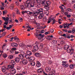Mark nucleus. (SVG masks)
<instances>
[{
	"label": "nucleus",
	"mask_w": 75,
	"mask_h": 75,
	"mask_svg": "<svg viewBox=\"0 0 75 75\" xmlns=\"http://www.w3.org/2000/svg\"><path fill=\"white\" fill-rule=\"evenodd\" d=\"M25 13H27L29 14L30 15H33L34 16H37V13L35 12V11L30 12V11H23L22 12V13L23 15Z\"/></svg>",
	"instance_id": "nucleus-1"
},
{
	"label": "nucleus",
	"mask_w": 75,
	"mask_h": 75,
	"mask_svg": "<svg viewBox=\"0 0 75 75\" xmlns=\"http://www.w3.org/2000/svg\"><path fill=\"white\" fill-rule=\"evenodd\" d=\"M35 2H32L30 1L29 3H27V7L28 8H30L31 7H34Z\"/></svg>",
	"instance_id": "nucleus-2"
},
{
	"label": "nucleus",
	"mask_w": 75,
	"mask_h": 75,
	"mask_svg": "<svg viewBox=\"0 0 75 75\" xmlns=\"http://www.w3.org/2000/svg\"><path fill=\"white\" fill-rule=\"evenodd\" d=\"M35 35L36 38H38V39L40 40L42 38H43L44 36V35H42L41 33H40L38 35L37 33H35Z\"/></svg>",
	"instance_id": "nucleus-3"
},
{
	"label": "nucleus",
	"mask_w": 75,
	"mask_h": 75,
	"mask_svg": "<svg viewBox=\"0 0 75 75\" xmlns=\"http://www.w3.org/2000/svg\"><path fill=\"white\" fill-rule=\"evenodd\" d=\"M51 4V2L50 1H46V5L45 6V7L47 10H49V5Z\"/></svg>",
	"instance_id": "nucleus-4"
},
{
	"label": "nucleus",
	"mask_w": 75,
	"mask_h": 75,
	"mask_svg": "<svg viewBox=\"0 0 75 75\" xmlns=\"http://www.w3.org/2000/svg\"><path fill=\"white\" fill-rule=\"evenodd\" d=\"M11 72L13 74H15L16 73V69L13 67L11 70Z\"/></svg>",
	"instance_id": "nucleus-5"
},
{
	"label": "nucleus",
	"mask_w": 75,
	"mask_h": 75,
	"mask_svg": "<svg viewBox=\"0 0 75 75\" xmlns=\"http://www.w3.org/2000/svg\"><path fill=\"white\" fill-rule=\"evenodd\" d=\"M43 9L42 8H40L39 9H38L37 11H35V13H37V16L38 15V13L39 14H40V13H41L43 11Z\"/></svg>",
	"instance_id": "nucleus-6"
},
{
	"label": "nucleus",
	"mask_w": 75,
	"mask_h": 75,
	"mask_svg": "<svg viewBox=\"0 0 75 75\" xmlns=\"http://www.w3.org/2000/svg\"><path fill=\"white\" fill-rule=\"evenodd\" d=\"M41 3L42 5L44 6L47 5V1L45 0H41Z\"/></svg>",
	"instance_id": "nucleus-7"
},
{
	"label": "nucleus",
	"mask_w": 75,
	"mask_h": 75,
	"mask_svg": "<svg viewBox=\"0 0 75 75\" xmlns=\"http://www.w3.org/2000/svg\"><path fill=\"white\" fill-rule=\"evenodd\" d=\"M22 63L24 65H26L28 63V61L25 59H24L22 60Z\"/></svg>",
	"instance_id": "nucleus-8"
},
{
	"label": "nucleus",
	"mask_w": 75,
	"mask_h": 75,
	"mask_svg": "<svg viewBox=\"0 0 75 75\" xmlns=\"http://www.w3.org/2000/svg\"><path fill=\"white\" fill-rule=\"evenodd\" d=\"M11 45L13 47H17L18 46V45L16 43H13L11 44Z\"/></svg>",
	"instance_id": "nucleus-9"
},
{
	"label": "nucleus",
	"mask_w": 75,
	"mask_h": 75,
	"mask_svg": "<svg viewBox=\"0 0 75 75\" xmlns=\"http://www.w3.org/2000/svg\"><path fill=\"white\" fill-rule=\"evenodd\" d=\"M2 71L3 72H5L6 71V67L4 66H3L2 67Z\"/></svg>",
	"instance_id": "nucleus-10"
},
{
	"label": "nucleus",
	"mask_w": 75,
	"mask_h": 75,
	"mask_svg": "<svg viewBox=\"0 0 75 75\" xmlns=\"http://www.w3.org/2000/svg\"><path fill=\"white\" fill-rule=\"evenodd\" d=\"M14 65H8V67L7 69V70H8V69H10L11 70L12 68H14Z\"/></svg>",
	"instance_id": "nucleus-11"
},
{
	"label": "nucleus",
	"mask_w": 75,
	"mask_h": 75,
	"mask_svg": "<svg viewBox=\"0 0 75 75\" xmlns=\"http://www.w3.org/2000/svg\"><path fill=\"white\" fill-rule=\"evenodd\" d=\"M45 70H46V71L49 72L50 71V68L49 67H46Z\"/></svg>",
	"instance_id": "nucleus-12"
},
{
	"label": "nucleus",
	"mask_w": 75,
	"mask_h": 75,
	"mask_svg": "<svg viewBox=\"0 0 75 75\" xmlns=\"http://www.w3.org/2000/svg\"><path fill=\"white\" fill-rule=\"evenodd\" d=\"M15 61L16 63H18L20 61V58L18 57H16L15 59Z\"/></svg>",
	"instance_id": "nucleus-13"
},
{
	"label": "nucleus",
	"mask_w": 75,
	"mask_h": 75,
	"mask_svg": "<svg viewBox=\"0 0 75 75\" xmlns=\"http://www.w3.org/2000/svg\"><path fill=\"white\" fill-rule=\"evenodd\" d=\"M29 59V61H33L35 60V58L33 57H30Z\"/></svg>",
	"instance_id": "nucleus-14"
},
{
	"label": "nucleus",
	"mask_w": 75,
	"mask_h": 75,
	"mask_svg": "<svg viewBox=\"0 0 75 75\" xmlns=\"http://www.w3.org/2000/svg\"><path fill=\"white\" fill-rule=\"evenodd\" d=\"M62 65L64 67L67 68L68 67L69 65L68 64H62Z\"/></svg>",
	"instance_id": "nucleus-15"
},
{
	"label": "nucleus",
	"mask_w": 75,
	"mask_h": 75,
	"mask_svg": "<svg viewBox=\"0 0 75 75\" xmlns=\"http://www.w3.org/2000/svg\"><path fill=\"white\" fill-rule=\"evenodd\" d=\"M69 46H68V45H65L64 46V49L66 50H68V48H69Z\"/></svg>",
	"instance_id": "nucleus-16"
},
{
	"label": "nucleus",
	"mask_w": 75,
	"mask_h": 75,
	"mask_svg": "<svg viewBox=\"0 0 75 75\" xmlns=\"http://www.w3.org/2000/svg\"><path fill=\"white\" fill-rule=\"evenodd\" d=\"M38 47L37 45H35L34 46V49L35 51H37L38 50Z\"/></svg>",
	"instance_id": "nucleus-17"
},
{
	"label": "nucleus",
	"mask_w": 75,
	"mask_h": 75,
	"mask_svg": "<svg viewBox=\"0 0 75 75\" xmlns=\"http://www.w3.org/2000/svg\"><path fill=\"white\" fill-rule=\"evenodd\" d=\"M27 54L29 55H30L32 54V52L28 50L26 52Z\"/></svg>",
	"instance_id": "nucleus-18"
},
{
	"label": "nucleus",
	"mask_w": 75,
	"mask_h": 75,
	"mask_svg": "<svg viewBox=\"0 0 75 75\" xmlns=\"http://www.w3.org/2000/svg\"><path fill=\"white\" fill-rule=\"evenodd\" d=\"M40 63L39 62H37V64L36 66H37V67H39L40 66Z\"/></svg>",
	"instance_id": "nucleus-19"
},
{
	"label": "nucleus",
	"mask_w": 75,
	"mask_h": 75,
	"mask_svg": "<svg viewBox=\"0 0 75 75\" xmlns=\"http://www.w3.org/2000/svg\"><path fill=\"white\" fill-rule=\"evenodd\" d=\"M74 66H75V65L74 64H71L70 65V68L71 69H72L74 68Z\"/></svg>",
	"instance_id": "nucleus-20"
},
{
	"label": "nucleus",
	"mask_w": 75,
	"mask_h": 75,
	"mask_svg": "<svg viewBox=\"0 0 75 75\" xmlns=\"http://www.w3.org/2000/svg\"><path fill=\"white\" fill-rule=\"evenodd\" d=\"M14 57V56L13 55H10L8 57V58L9 59H12Z\"/></svg>",
	"instance_id": "nucleus-21"
},
{
	"label": "nucleus",
	"mask_w": 75,
	"mask_h": 75,
	"mask_svg": "<svg viewBox=\"0 0 75 75\" xmlns=\"http://www.w3.org/2000/svg\"><path fill=\"white\" fill-rule=\"evenodd\" d=\"M35 56L37 57H39L40 56V54L38 53H35Z\"/></svg>",
	"instance_id": "nucleus-22"
},
{
	"label": "nucleus",
	"mask_w": 75,
	"mask_h": 75,
	"mask_svg": "<svg viewBox=\"0 0 75 75\" xmlns=\"http://www.w3.org/2000/svg\"><path fill=\"white\" fill-rule=\"evenodd\" d=\"M19 58H20L21 59H23V57L22 55V54H20L19 55Z\"/></svg>",
	"instance_id": "nucleus-23"
},
{
	"label": "nucleus",
	"mask_w": 75,
	"mask_h": 75,
	"mask_svg": "<svg viewBox=\"0 0 75 75\" xmlns=\"http://www.w3.org/2000/svg\"><path fill=\"white\" fill-rule=\"evenodd\" d=\"M2 56L4 58H6L7 57V55L5 53L4 54H3Z\"/></svg>",
	"instance_id": "nucleus-24"
},
{
	"label": "nucleus",
	"mask_w": 75,
	"mask_h": 75,
	"mask_svg": "<svg viewBox=\"0 0 75 75\" xmlns=\"http://www.w3.org/2000/svg\"><path fill=\"white\" fill-rule=\"evenodd\" d=\"M30 55H29L27 54V55H26L25 57L26 58V59H29L30 57Z\"/></svg>",
	"instance_id": "nucleus-25"
},
{
	"label": "nucleus",
	"mask_w": 75,
	"mask_h": 75,
	"mask_svg": "<svg viewBox=\"0 0 75 75\" xmlns=\"http://www.w3.org/2000/svg\"><path fill=\"white\" fill-rule=\"evenodd\" d=\"M11 63L12 64V65H13L14 66V65L15 64V62L14 60H12L11 61Z\"/></svg>",
	"instance_id": "nucleus-26"
},
{
	"label": "nucleus",
	"mask_w": 75,
	"mask_h": 75,
	"mask_svg": "<svg viewBox=\"0 0 75 75\" xmlns=\"http://www.w3.org/2000/svg\"><path fill=\"white\" fill-rule=\"evenodd\" d=\"M30 64L32 66H35V62H32Z\"/></svg>",
	"instance_id": "nucleus-27"
},
{
	"label": "nucleus",
	"mask_w": 75,
	"mask_h": 75,
	"mask_svg": "<svg viewBox=\"0 0 75 75\" xmlns=\"http://www.w3.org/2000/svg\"><path fill=\"white\" fill-rule=\"evenodd\" d=\"M41 70H41V68L40 69H38L37 72L39 73H42V71Z\"/></svg>",
	"instance_id": "nucleus-28"
},
{
	"label": "nucleus",
	"mask_w": 75,
	"mask_h": 75,
	"mask_svg": "<svg viewBox=\"0 0 75 75\" xmlns=\"http://www.w3.org/2000/svg\"><path fill=\"white\" fill-rule=\"evenodd\" d=\"M26 47L28 48H29L30 49H31L32 48V46L31 45H28L26 46Z\"/></svg>",
	"instance_id": "nucleus-29"
},
{
	"label": "nucleus",
	"mask_w": 75,
	"mask_h": 75,
	"mask_svg": "<svg viewBox=\"0 0 75 75\" xmlns=\"http://www.w3.org/2000/svg\"><path fill=\"white\" fill-rule=\"evenodd\" d=\"M21 10H24V6L23 5H21L20 6Z\"/></svg>",
	"instance_id": "nucleus-30"
},
{
	"label": "nucleus",
	"mask_w": 75,
	"mask_h": 75,
	"mask_svg": "<svg viewBox=\"0 0 75 75\" xmlns=\"http://www.w3.org/2000/svg\"><path fill=\"white\" fill-rule=\"evenodd\" d=\"M43 17V16L42 15H40L38 16L39 18L41 19Z\"/></svg>",
	"instance_id": "nucleus-31"
},
{
	"label": "nucleus",
	"mask_w": 75,
	"mask_h": 75,
	"mask_svg": "<svg viewBox=\"0 0 75 75\" xmlns=\"http://www.w3.org/2000/svg\"><path fill=\"white\" fill-rule=\"evenodd\" d=\"M6 46V44H4L3 45V46L2 47V49L4 50L5 48V46Z\"/></svg>",
	"instance_id": "nucleus-32"
},
{
	"label": "nucleus",
	"mask_w": 75,
	"mask_h": 75,
	"mask_svg": "<svg viewBox=\"0 0 75 75\" xmlns=\"http://www.w3.org/2000/svg\"><path fill=\"white\" fill-rule=\"evenodd\" d=\"M54 31V30L53 29L51 28L50 30V32L51 33H53Z\"/></svg>",
	"instance_id": "nucleus-33"
},
{
	"label": "nucleus",
	"mask_w": 75,
	"mask_h": 75,
	"mask_svg": "<svg viewBox=\"0 0 75 75\" xmlns=\"http://www.w3.org/2000/svg\"><path fill=\"white\" fill-rule=\"evenodd\" d=\"M3 15H5V14H6L7 13V11H3Z\"/></svg>",
	"instance_id": "nucleus-34"
},
{
	"label": "nucleus",
	"mask_w": 75,
	"mask_h": 75,
	"mask_svg": "<svg viewBox=\"0 0 75 75\" xmlns=\"http://www.w3.org/2000/svg\"><path fill=\"white\" fill-rule=\"evenodd\" d=\"M9 18L8 17H7L6 18V20H5V21L6 22H8V20L9 19Z\"/></svg>",
	"instance_id": "nucleus-35"
},
{
	"label": "nucleus",
	"mask_w": 75,
	"mask_h": 75,
	"mask_svg": "<svg viewBox=\"0 0 75 75\" xmlns=\"http://www.w3.org/2000/svg\"><path fill=\"white\" fill-rule=\"evenodd\" d=\"M19 46L21 47H23L24 45L23 44L21 43L19 44Z\"/></svg>",
	"instance_id": "nucleus-36"
},
{
	"label": "nucleus",
	"mask_w": 75,
	"mask_h": 75,
	"mask_svg": "<svg viewBox=\"0 0 75 75\" xmlns=\"http://www.w3.org/2000/svg\"><path fill=\"white\" fill-rule=\"evenodd\" d=\"M23 58L26 57V54L25 53L23 54H22Z\"/></svg>",
	"instance_id": "nucleus-37"
},
{
	"label": "nucleus",
	"mask_w": 75,
	"mask_h": 75,
	"mask_svg": "<svg viewBox=\"0 0 75 75\" xmlns=\"http://www.w3.org/2000/svg\"><path fill=\"white\" fill-rule=\"evenodd\" d=\"M49 33V31H47V32H45V35H47V34H48Z\"/></svg>",
	"instance_id": "nucleus-38"
},
{
	"label": "nucleus",
	"mask_w": 75,
	"mask_h": 75,
	"mask_svg": "<svg viewBox=\"0 0 75 75\" xmlns=\"http://www.w3.org/2000/svg\"><path fill=\"white\" fill-rule=\"evenodd\" d=\"M67 51L68 53H70L71 51V49H69V50H67Z\"/></svg>",
	"instance_id": "nucleus-39"
},
{
	"label": "nucleus",
	"mask_w": 75,
	"mask_h": 75,
	"mask_svg": "<svg viewBox=\"0 0 75 75\" xmlns=\"http://www.w3.org/2000/svg\"><path fill=\"white\" fill-rule=\"evenodd\" d=\"M53 43H55V44L57 43V41L56 40H54L53 41Z\"/></svg>",
	"instance_id": "nucleus-40"
},
{
	"label": "nucleus",
	"mask_w": 75,
	"mask_h": 75,
	"mask_svg": "<svg viewBox=\"0 0 75 75\" xmlns=\"http://www.w3.org/2000/svg\"><path fill=\"white\" fill-rule=\"evenodd\" d=\"M17 50L16 48H13L12 49H11V51H13V50Z\"/></svg>",
	"instance_id": "nucleus-41"
},
{
	"label": "nucleus",
	"mask_w": 75,
	"mask_h": 75,
	"mask_svg": "<svg viewBox=\"0 0 75 75\" xmlns=\"http://www.w3.org/2000/svg\"><path fill=\"white\" fill-rule=\"evenodd\" d=\"M56 21H55V20H53V21H52V24H54V23H56Z\"/></svg>",
	"instance_id": "nucleus-42"
},
{
	"label": "nucleus",
	"mask_w": 75,
	"mask_h": 75,
	"mask_svg": "<svg viewBox=\"0 0 75 75\" xmlns=\"http://www.w3.org/2000/svg\"><path fill=\"white\" fill-rule=\"evenodd\" d=\"M62 30L64 31H65V32H68V30L67 29L64 30V29H62Z\"/></svg>",
	"instance_id": "nucleus-43"
},
{
	"label": "nucleus",
	"mask_w": 75,
	"mask_h": 75,
	"mask_svg": "<svg viewBox=\"0 0 75 75\" xmlns=\"http://www.w3.org/2000/svg\"><path fill=\"white\" fill-rule=\"evenodd\" d=\"M27 73V72L26 71H23L22 72V74H26Z\"/></svg>",
	"instance_id": "nucleus-44"
},
{
	"label": "nucleus",
	"mask_w": 75,
	"mask_h": 75,
	"mask_svg": "<svg viewBox=\"0 0 75 75\" xmlns=\"http://www.w3.org/2000/svg\"><path fill=\"white\" fill-rule=\"evenodd\" d=\"M45 32V31L44 30H41L40 31V32L41 33H44Z\"/></svg>",
	"instance_id": "nucleus-45"
},
{
	"label": "nucleus",
	"mask_w": 75,
	"mask_h": 75,
	"mask_svg": "<svg viewBox=\"0 0 75 75\" xmlns=\"http://www.w3.org/2000/svg\"><path fill=\"white\" fill-rule=\"evenodd\" d=\"M35 24L37 25V26H38L39 27L40 26V24L39 23H37L36 22Z\"/></svg>",
	"instance_id": "nucleus-46"
},
{
	"label": "nucleus",
	"mask_w": 75,
	"mask_h": 75,
	"mask_svg": "<svg viewBox=\"0 0 75 75\" xmlns=\"http://www.w3.org/2000/svg\"><path fill=\"white\" fill-rule=\"evenodd\" d=\"M62 63L64 64H67V61H63L62 62Z\"/></svg>",
	"instance_id": "nucleus-47"
},
{
	"label": "nucleus",
	"mask_w": 75,
	"mask_h": 75,
	"mask_svg": "<svg viewBox=\"0 0 75 75\" xmlns=\"http://www.w3.org/2000/svg\"><path fill=\"white\" fill-rule=\"evenodd\" d=\"M67 10L68 11H72L71 9L70 8H68L67 9Z\"/></svg>",
	"instance_id": "nucleus-48"
},
{
	"label": "nucleus",
	"mask_w": 75,
	"mask_h": 75,
	"mask_svg": "<svg viewBox=\"0 0 75 75\" xmlns=\"http://www.w3.org/2000/svg\"><path fill=\"white\" fill-rule=\"evenodd\" d=\"M10 8V9H11V10H13V6H11Z\"/></svg>",
	"instance_id": "nucleus-49"
},
{
	"label": "nucleus",
	"mask_w": 75,
	"mask_h": 75,
	"mask_svg": "<svg viewBox=\"0 0 75 75\" xmlns=\"http://www.w3.org/2000/svg\"><path fill=\"white\" fill-rule=\"evenodd\" d=\"M75 31V30L74 28L72 29V33H74Z\"/></svg>",
	"instance_id": "nucleus-50"
},
{
	"label": "nucleus",
	"mask_w": 75,
	"mask_h": 75,
	"mask_svg": "<svg viewBox=\"0 0 75 75\" xmlns=\"http://www.w3.org/2000/svg\"><path fill=\"white\" fill-rule=\"evenodd\" d=\"M17 70H20L21 69V68L20 67H17Z\"/></svg>",
	"instance_id": "nucleus-51"
},
{
	"label": "nucleus",
	"mask_w": 75,
	"mask_h": 75,
	"mask_svg": "<svg viewBox=\"0 0 75 75\" xmlns=\"http://www.w3.org/2000/svg\"><path fill=\"white\" fill-rule=\"evenodd\" d=\"M72 33V31L71 30H69L68 31V33Z\"/></svg>",
	"instance_id": "nucleus-52"
},
{
	"label": "nucleus",
	"mask_w": 75,
	"mask_h": 75,
	"mask_svg": "<svg viewBox=\"0 0 75 75\" xmlns=\"http://www.w3.org/2000/svg\"><path fill=\"white\" fill-rule=\"evenodd\" d=\"M66 27H69V25H70L69 23L66 24Z\"/></svg>",
	"instance_id": "nucleus-53"
},
{
	"label": "nucleus",
	"mask_w": 75,
	"mask_h": 75,
	"mask_svg": "<svg viewBox=\"0 0 75 75\" xmlns=\"http://www.w3.org/2000/svg\"><path fill=\"white\" fill-rule=\"evenodd\" d=\"M7 30H9L10 29V28L9 27H7L6 28Z\"/></svg>",
	"instance_id": "nucleus-54"
},
{
	"label": "nucleus",
	"mask_w": 75,
	"mask_h": 75,
	"mask_svg": "<svg viewBox=\"0 0 75 75\" xmlns=\"http://www.w3.org/2000/svg\"><path fill=\"white\" fill-rule=\"evenodd\" d=\"M59 27L60 28H63V26L62 25H60Z\"/></svg>",
	"instance_id": "nucleus-55"
},
{
	"label": "nucleus",
	"mask_w": 75,
	"mask_h": 75,
	"mask_svg": "<svg viewBox=\"0 0 75 75\" xmlns=\"http://www.w3.org/2000/svg\"><path fill=\"white\" fill-rule=\"evenodd\" d=\"M43 75H48V74L45 73L44 71H43Z\"/></svg>",
	"instance_id": "nucleus-56"
},
{
	"label": "nucleus",
	"mask_w": 75,
	"mask_h": 75,
	"mask_svg": "<svg viewBox=\"0 0 75 75\" xmlns=\"http://www.w3.org/2000/svg\"><path fill=\"white\" fill-rule=\"evenodd\" d=\"M12 22H13L12 21V20H10V22H9L10 23L12 24Z\"/></svg>",
	"instance_id": "nucleus-57"
},
{
	"label": "nucleus",
	"mask_w": 75,
	"mask_h": 75,
	"mask_svg": "<svg viewBox=\"0 0 75 75\" xmlns=\"http://www.w3.org/2000/svg\"><path fill=\"white\" fill-rule=\"evenodd\" d=\"M15 54H18V53H19V52L16 51H15Z\"/></svg>",
	"instance_id": "nucleus-58"
},
{
	"label": "nucleus",
	"mask_w": 75,
	"mask_h": 75,
	"mask_svg": "<svg viewBox=\"0 0 75 75\" xmlns=\"http://www.w3.org/2000/svg\"><path fill=\"white\" fill-rule=\"evenodd\" d=\"M67 17L68 18H70L71 17V15H67Z\"/></svg>",
	"instance_id": "nucleus-59"
},
{
	"label": "nucleus",
	"mask_w": 75,
	"mask_h": 75,
	"mask_svg": "<svg viewBox=\"0 0 75 75\" xmlns=\"http://www.w3.org/2000/svg\"><path fill=\"white\" fill-rule=\"evenodd\" d=\"M23 21V19L22 18H21L20 19V21L21 22H22V21Z\"/></svg>",
	"instance_id": "nucleus-60"
},
{
	"label": "nucleus",
	"mask_w": 75,
	"mask_h": 75,
	"mask_svg": "<svg viewBox=\"0 0 75 75\" xmlns=\"http://www.w3.org/2000/svg\"><path fill=\"white\" fill-rule=\"evenodd\" d=\"M59 7L60 8H61V9H64V8H63V7H62L61 6H59Z\"/></svg>",
	"instance_id": "nucleus-61"
},
{
	"label": "nucleus",
	"mask_w": 75,
	"mask_h": 75,
	"mask_svg": "<svg viewBox=\"0 0 75 75\" xmlns=\"http://www.w3.org/2000/svg\"><path fill=\"white\" fill-rule=\"evenodd\" d=\"M15 75H23L22 74H17Z\"/></svg>",
	"instance_id": "nucleus-62"
},
{
	"label": "nucleus",
	"mask_w": 75,
	"mask_h": 75,
	"mask_svg": "<svg viewBox=\"0 0 75 75\" xmlns=\"http://www.w3.org/2000/svg\"><path fill=\"white\" fill-rule=\"evenodd\" d=\"M75 2V0H73L72 1V4H74Z\"/></svg>",
	"instance_id": "nucleus-63"
},
{
	"label": "nucleus",
	"mask_w": 75,
	"mask_h": 75,
	"mask_svg": "<svg viewBox=\"0 0 75 75\" xmlns=\"http://www.w3.org/2000/svg\"><path fill=\"white\" fill-rule=\"evenodd\" d=\"M16 5L17 6H18V5H19L18 4V3L17 2H16Z\"/></svg>",
	"instance_id": "nucleus-64"
}]
</instances>
